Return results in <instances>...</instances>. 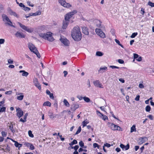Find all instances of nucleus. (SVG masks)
I'll return each mask as SVG.
<instances>
[{"label": "nucleus", "instance_id": "obj_1", "mask_svg": "<svg viewBox=\"0 0 154 154\" xmlns=\"http://www.w3.org/2000/svg\"><path fill=\"white\" fill-rule=\"evenodd\" d=\"M71 36L74 40L80 41L82 38V34L79 27L75 26L71 32Z\"/></svg>", "mask_w": 154, "mask_h": 154}, {"label": "nucleus", "instance_id": "obj_2", "mask_svg": "<svg viewBox=\"0 0 154 154\" xmlns=\"http://www.w3.org/2000/svg\"><path fill=\"white\" fill-rule=\"evenodd\" d=\"M53 35V34L51 32H48L46 33H41L39 34L40 37L50 42H53L54 40Z\"/></svg>", "mask_w": 154, "mask_h": 154}, {"label": "nucleus", "instance_id": "obj_3", "mask_svg": "<svg viewBox=\"0 0 154 154\" xmlns=\"http://www.w3.org/2000/svg\"><path fill=\"white\" fill-rule=\"evenodd\" d=\"M2 17L3 21L5 23V24L6 25H8L13 27H15L14 26L12 25V22L6 15L4 14L2 15Z\"/></svg>", "mask_w": 154, "mask_h": 154}, {"label": "nucleus", "instance_id": "obj_4", "mask_svg": "<svg viewBox=\"0 0 154 154\" xmlns=\"http://www.w3.org/2000/svg\"><path fill=\"white\" fill-rule=\"evenodd\" d=\"M17 23L20 26V27L24 30L26 31L29 33H32L34 31V29L32 27H29L28 26L23 25L20 22H17Z\"/></svg>", "mask_w": 154, "mask_h": 154}, {"label": "nucleus", "instance_id": "obj_5", "mask_svg": "<svg viewBox=\"0 0 154 154\" xmlns=\"http://www.w3.org/2000/svg\"><path fill=\"white\" fill-rule=\"evenodd\" d=\"M77 13V11L76 10H74L68 13L65 15L64 19L69 21L70 19Z\"/></svg>", "mask_w": 154, "mask_h": 154}, {"label": "nucleus", "instance_id": "obj_6", "mask_svg": "<svg viewBox=\"0 0 154 154\" xmlns=\"http://www.w3.org/2000/svg\"><path fill=\"white\" fill-rule=\"evenodd\" d=\"M59 4L64 8H68L72 7V5L69 3L66 2L65 0H58Z\"/></svg>", "mask_w": 154, "mask_h": 154}, {"label": "nucleus", "instance_id": "obj_7", "mask_svg": "<svg viewBox=\"0 0 154 154\" xmlns=\"http://www.w3.org/2000/svg\"><path fill=\"white\" fill-rule=\"evenodd\" d=\"M108 125L112 130H120V127L119 126L113 123H108Z\"/></svg>", "mask_w": 154, "mask_h": 154}, {"label": "nucleus", "instance_id": "obj_8", "mask_svg": "<svg viewBox=\"0 0 154 154\" xmlns=\"http://www.w3.org/2000/svg\"><path fill=\"white\" fill-rule=\"evenodd\" d=\"M95 32L97 35H99L101 38H106V36L105 34L101 29H96Z\"/></svg>", "mask_w": 154, "mask_h": 154}, {"label": "nucleus", "instance_id": "obj_9", "mask_svg": "<svg viewBox=\"0 0 154 154\" xmlns=\"http://www.w3.org/2000/svg\"><path fill=\"white\" fill-rule=\"evenodd\" d=\"M60 40L64 45L66 46L69 45V41L66 38L64 37H61Z\"/></svg>", "mask_w": 154, "mask_h": 154}, {"label": "nucleus", "instance_id": "obj_10", "mask_svg": "<svg viewBox=\"0 0 154 154\" xmlns=\"http://www.w3.org/2000/svg\"><path fill=\"white\" fill-rule=\"evenodd\" d=\"M28 47L30 51L34 52L37 50L36 48L34 45L31 43H29L28 44Z\"/></svg>", "mask_w": 154, "mask_h": 154}, {"label": "nucleus", "instance_id": "obj_11", "mask_svg": "<svg viewBox=\"0 0 154 154\" xmlns=\"http://www.w3.org/2000/svg\"><path fill=\"white\" fill-rule=\"evenodd\" d=\"M17 116L20 118L22 117L23 114V111L19 107L16 108Z\"/></svg>", "mask_w": 154, "mask_h": 154}, {"label": "nucleus", "instance_id": "obj_12", "mask_svg": "<svg viewBox=\"0 0 154 154\" xmlns=\"http://www.w3.org/2000/svg\"><path fill=\"white\" fill-rule=\"evenodd\" d=\"M69 22V20H68L64 19V20L63 22L62 28L63 29H66L67 28Z\"/></svg>", "mask_w": 154, "mask_h": 154}, {"label": "nucleus", "instance_id": "obj_13", "mask_svg": "<svg viewBox=\"0 0 154 154\" xmlns=\"http://www.w3.org/2000/svg\"><path fill=\"white\" fill-rule=\"evenodd\" d=\"M93 83L94 85L96 87L101 88H103V87L101 83H100L98 80H96L94 81Z\"/></svg>", "mask_w": 154, "mask_h": 154}, {"label": "nucleus", "instance_id": "obj_14", "mask_svg": "<svg viewBox=\"0 0 154 154\" xmlns=\"http://www.w3.org/2000/svg\"><path fill=\"white\" fill-rule=\"evenodd\" d=\"M97 115H98V116L104 120H105L106 119H108V118L107 116L104 115L103 114L100 112L97 111Z\"/></svg>", "mask_w": 154, "mask_h": 154}, {"label": "nucleus", "instance_id": "obj_15", "mask_svg": "<svg viewBox=\"0 0 154 154\" xmlns=\"http://www.w3.org/2000/svg\"><path fill=\"white\" fill-rule=\"evenodd\" d=\"M33 82L35 86L37 87L38 89L40 90L41 89L40 85L39 84L38 79L36 78H35L33 80Z\"/></svg>", "mask_w": 154, "mask_h": 154}, {"label": "nucleus", "instance_id": "obj_16", "mask_svg": "<svg viewBox=\"0 0 154 154\" xmlns=\"http://www.w3.org/2000/svg\"><path fill=\"white\" fill-rule=\"evenodd\" d=\"M15 36L19 38H25V35L23 33L19 32H17L15 34Z\"/></svg>", "mask_w": 154, "mask_h": 154}, {"label": "nucleus", "instance_id": "obj_17", "mask_svg": "<svg viewBox=\"0 0 154 154\" xmlns=\"http://www.w3.org/2000/svg\"><path fill=\"white\" fill-rule=\"evenodd\" d=\"M79 107V105L78 103H76L73 104V106H72L71 109L72 111H75Z\"/></svg>", "mask_w": 154, "mask_h": 154}, {"label": "nucleus", "instance_id": "obj_18", "mask_svg": "<svg viewBox=\"0 0 154 154\" xmlns=\"http://www.w3.org/2000/svg\"><path fill=\"white\" fill-rule=\"evenodd\" d=\"M8 13L11 15H13L17 17H18V16L17 14L10 9L8 10Z\"/></svg>", "mask_w": 154, "mask_h": 154}, {"label": "nucleus", "instance_id": "obj_19", "mask_svg": "<svg viewBox=\"0 0 154 154\" xmlns=\"http://www.w3.org/2000/svg\"><path fill=\"white\" fill-rule=\"evenodd\" d=\"M83 33L86 35H88L89 34L88 29L87 27L83 26L82 27Z\"/></svg>", "mask_w": 154, "mask_h": 154}, {"label": "nucleus", "instance_id": "obj_20", "mask_svg": "<svg viewBox=\"0 0 154 154\" xmlns=\"http://www.w3.org/2000/svg\"><path fill=\"white\" fill-rule=\"evenodd\" d=\"M120 147L123 150H127L129 149V146L128 144L126 146H125L122 144H121L120 145Z\"/></svg>", "mask_w": 154, "mask_h": 154}, {"label": "nucleus", "instance_id": "obj_21", "mask_svg": "<svg viewBox=\"0 0 154 154\" xmlns=\"http://www.w3.org/2000/svg\"><path fill=\"white\" fill-rule=\"evenodd\" d=\"M147 140V138L146 137H140L139 138L140 141L139 143L140 144H142L145 142Z\"/></svg>", "mask_w": 154, "mask_h": 154}, {"label": "nucleus", "instance_id": "obj_22", "mask_svg": "<svg viewBox=\"0 0 154 154\" xmlns=\"http://www.w3.org/2000/svg\"><path fill=\"white\" fill-rule=\"evenodd\" d=\"M48 116L49 118L51 119H53L55 117L53 113L51 110H49L48 112Z\"/></svg>", "mask_w": 154, "mask_h": 154}, {"label": "nucleus", "instance_id": "obj_23", "mask_svg": "<svg viewBox=\"0 0 154 154\" xmlns=\"http://www.w3.org/2000/svg\"><path fill=\"white\" fill-rule=\"evenodd\" d=\"M20 73H22V75L23 76L27 77L29 75V73L25 70H22L19 71Z\"/></svg>", "mask_w": 154, "mask_h": 154}, {"label": "nucleus", "instance_id": "obj_24", "mask_svg": "<svg viewBox=\"0 0 154 154\" xmlns=\"http://www.w3.org/2000/svg\"><path fill=\"white\" fill-rule=\"evenodd\" d=\"M107 70V68L106 67H101L100 68L99 72L101 73H103L104 72L106 71Z\"/></svg>", "mask_w": 154, "mask_h": 154}, {"label": "nucleus", "instance_id": "obj_25", "mask_svg": "<svg viewBox=\"0 0 154 154\" xmlns=\"http://www.w3.org/2000/svg\"><path fill=\"white\" fill-rule=\"evenodd\" d=\"M12 140L15 142L14 145L16 147L20 148L22 146V144L18 143L17 142L14 141L13 140Z\"/></svg>", "mask_w": 154, "mask_h": 154}, {"label": "nucleus", "instance_id": "obj_26", "mask_svg": "<svg viewBox=\"0 0 154 154\" xmlns=\"http://www.w3.org/2000/svg\"><path fill=\"white\" fill-rule=\"evenodd\" d=\"M96 25L98 27L100 28L102 27L101 22L99 20H96Z\"/></svg>", "mask_w": 154, "mask_h": 154}, {"label": "nucleus", "instance_id": "obj_27", "mask_svg": "<svg viewBox=\"0 0 154 154\" xmlns=\"http://www.w3.org/2000/svg\"><path fill=\"white\" fill-rule=\"evenodd\" d=\"M51 103L48 101H47L44 102L43 104V105L44 106H46L49 107L51 106Z\"/></svg>", "mask_w": 154, "mask_h": 154}, {"label": "nucleus", "instance_id": "obj_28", "mask_svg": "<svg viewBox=\"0 0 154 154\" xmlns=\"http://www.w3.org/2000/svg\"><path fill=\"white\" fill-rule=\"evenodd\" d=\"M136 128L135 125H133L131 128V131L130 132L131 133H132L134 131H136Z\"/></svg>", "mask_w": 154, "mask_h": 154}, {"label": "nucleus", "instance_id": "obj_29", "mask_svg": "<svg viewBox=\"0 0 154 154\" xmlns=\"http://www.w3.org/2000/svg\"><path fill=\"white\" fill-rule=\"evenodd\" d=\"M63 103L67 107H69L70 106L69 104L68 101L66 99H64L63 100Z\"/></svg>", "mask_w": 154, "mask_h": 154}, {"label": "nucleus", "instance_id": "obj_30", "mask_svg": "<svg viewBox=\"0 0 154 154\" xmlns=\"http://www.w3.org/2000/svg\"><path fill=\"white\" fill-rule=\"evenodd\" d=\"M83 100L86 103H89L91 101L89 98L86 96L84 97Z\"/></svg>", "mask_w": 154, "mask_h": 154}, {"label": "nucleus", "instance_id": "obj_31", "mask_svg": "<svg viewBox=\"0 0 154 154\" xmlns=\"http://www.w3.org/2000/svg\"><path fill=\"white\" fill-rule=\"evenodd\" d=\"M89 123L87 119H86L85 120L83 121L82 123L83 127H84L86 126V125Z\"/></svg>", "mask_w": 154, "mask_h": 154}, {"label": "nucleus", "instance_id": "obj_32", "mask_svg": "<svg viewBox=\"0 0 154 154\" xmlns=\"http://www.w3.org/2000/svg\"><path fill=\"white\" fill-rule=\"evenodd\" d=\"M103 53L100 51H97L96 52V55L98 56H102L103 55Z\"/></svg>", "mask_w": 154, "mask_h": 154}, {"label": "nucleus", "instance_id": "obj_33", "mask_svg": "<svg viewBox=\"0 0 154 154\" xmlns=\"http://www.w3.org/2000/svg\"><path fill=\"white\" fill-rule=\"evenodd\" d=\"M11 150L10 147L8 145L6 146V147L5 149V150H4L5 152H9Z\"/></svg>", "mask_w": 154, "mask_h": 154}, {"label": "nucleus", "instance_id": "obj_34", "mask_svg": "<svg viewBox=\"0 0 154 154\" xmlns=\"http://www.w3.org/2000/svg\"><path fill=\"white\" fill-rule=\"evenodd\" d=\"M33 53H34L37 55V57L38 58H40V57L41 56L40 54L37 50L34 51V52Z\"/></svg>", "mask_w": 154, "mask_h": 154}, {"label": "nucleus", "instance_id": "obj_35", "mask_svg": "<svg viewBox=\"0 0 154 154\" xmlns=\"http://www.w3.org/2000/svg\"><path fill=\"white\" fill-rule=\"evenodd\" d=\"M24 96L23 95H21L17 97V98L19 100H22L23 99Z\"/></svg>", "mask_w": 154, "mask_h": 154}, {"label": "nucleus", "instance_id": "obj_36", "mask_svg": "<svg viewBox=\"0 0 154 154\" xmlns=\"http://www.w3.org/2000/svg\"><path fill=\"white\" fill-rule=\"evenodd\" d=\"M115 41L116 42L117 44H118L119 45L121 46L122 48H123V46L120 43V42L119 41V40H117V39H115Z\"/></svg>", "mask_w": 154, "mask_h": 154}, {"label": "nucleus", "instance_id": "obj_37", "mask_svg": "<svg viewBox=\"0 0 154 154\" xmlns=\"http://www.w3.org/2000/svg\"><path fill=\"white\" fill-rule=\"evenodd\" d=\"M137 32H134L132 34L131 36V38H134L137 35Z\"/></svg>", "mask_w": 154, "mask_h": 154}, {"label": "nucleus", "instance_id": "obj_38", "mask_svg": "<svg viewBox=\"0 0 154 154\" xmlns=\"http://www.w3.org/2000/svg\"><path fill=\"white\" fill-rule=\"evenodd\" d=\"M148 5L152 7H154V3H153L150 1L148 2Z\"/></svg>", "mask_w": 154, "mask_h": 154}, {"label": "nucleus", "instance_id": "obj_39", "mask_svg": "<svg viewBox=\"0 0 154 154\" xmlns=\"http://www.w3.org/2000/svg\"><path fill=\"white\" fill-rule=\"evenodd\" d=\"M39 29L40 30H41V31H44L45 30V27L44 26L42 25L40 26Z\"/></svg>", "mask_w": 154, "mask_h": 154}, {"label": "nucleus", "instance_id": "obj_40", "mask_svg": "<svg viewBox=\"0 0 154 154\" xmlns=\"http://www.w3.org/2000/svg\"><path fill=\"white\" fill-rule=\"evenodd\" d=\"M81 131V127L80 126H79L78 128V130L76 131V132L75 133V134H79V133H80V132Z\"/></svg>", "mask_w": 154, "mask_h": 154}, {"label": "nucleus", "instance_id": "obj_41", "mask_svg": "<svg viewBox=\"0 0 154 154\" xmlns=\"http://www.w3.org/2000/svg\"><path fill=\"white\" fill-rule=\"evenodd\" d=\"M104 146H105L106 147L108 148H109L111 146H112V144L111 145L110 144L106 143L104 144Z\"/></svg>", "mask_w": 154, "mask_h": 154}, {"label": "nucleus", "instance_id": "obj_42", "mask_svg": "<svg viewBox=\"0 0 154 154\" xmlns=\"http://www.w3.org/2000/svg\"><path fill=\"white\" fill-rule=\"evenodd\" d=\"M150 107L149 106H146V111L148 112L150 111Z\"/></svg>", "mask_w": 154, "mask_h": 154}, {"label": "nucleus", "instance_id": "obj_43", "mask_svg": "<svg viewBox=\"0 0 154 154\" xmlns=\"http://www.w3.org/2000/svg\"><path fill=\"white\" fill-rule=\"evenodd\" d=\"M6 107H1L0 109V112H4L5 111Z\"/></svg>", "mask_w": 154, "mask_h": 154}, {"label": "nucleus", "instance_id": "obj_44", "mask_svg": "<svg viewBox=\"0 0 154 154\" xmlns=\"http://www.w3.org/2000/svg\"><path fill=\"white\" fill-rule=\"evenodd\" d=\"M9 127V129L11 130V131L12 132H13V133L14 132V131L13 129V126L11 124L10 125Z\"/></svg>", "mask_w": 154, "mask_h": 154}, {"label": "nucleus", "instance_id": "obj_45", "mask_svg": "<svg viewBox=\"0 0 154 154\" xmlns=\"http://www.w3.org/2000/svg\"><path fill=\"white\" fill-rule=\"evenodd\" d=\"M93 146L94 148H95L96 147H97L98 149H99V146L97 143H94L93 144Z\"/></svg>", "mask_w": 154, "mask_h": 154}, {"label": "nucleus", "instance_id": "obj_46", "mask_svg": "<svg viewBox=\"0 0 154 154\" xmlns=\"http://www.w3.org/2000/svg\"><path fill=\"white\" fill-rule=\"evenodd\" d=\"M28 134L29 136L32 137H34L33 135L32 134V132L31 131H28Z\"/></svg>", "mask_w": 154, "mask_h": 154}, {"label": "nucleus", "instance_id": "obj_47", "mask_svg": "<svg viewBox=\"0 0 154 154\" xmlns=\"http://www.w3.org/2000/svg\"><path fill=\"white\" fill-rule=\"evenodd\" d=\"M79 144L80 146L83 147L84 146V143L82 141H81L79 143Z\"/></svg>", "mask_w": 154, "mask_h": 154}, {"label": "nucleus", "instance_id": "obj_48", "mask_svg": "<svg viewBox=\"0 0 154 154\" xmlns=\"http://www.w3.org/2000/svg\"><path fill=\"white\" fill-rule=\"evenodd\" d=\"M35 16L37 15H39L41 14V12L40 11H37L35 13Z\"/></svg>", "mask_w": 154, "mask_h": 154}, {"label": "nucleus", "instance_id": "obj_49", "mask_svg": "<svg viewBox=\"0 0 154 154\" xmlns=\"http://www.w3.org/2000/svg\"><path fill=\"white\" fill-rule=\"evenodd\" d=\"M7 134V133L4 131H2V135L3 137H6Z\"/></svg>", "mask_w": 154, "mask_h": 154}, {"label": "nucleus", "instance_id": "obj_50", "mask_svg": "<svg viewBox=\"0 0 154 154\" xmlns=\"http://www.w3.org/2000/svg\"><path fill=\"white\" fill-rule=\"evenodd\" d=\"M77 97L79 100H81L83 99L84 97L78 95L77 96Z\"/></svg>", "mask_w": 154, "mask_h": 154}, {"label": "nucleus", "instance_id": "obj_51", "mask_svg": "<svg viewBox=\"0 0 154 154\" xmlns=\"http://www.w3.org/2000/svg\"><path fill=\"white\" fill-rule=\"evenodd\" d=\"M27 4L28 5L30 6L33 7L34 5L33 4L31 3V2L30 1H28L27 2Z\"/></svg>", "mask_w": 154, "mask_h": 154}, {"label": "nucleus", "instance_id": "obj_52", "mask_svg": "<svg viewBox=\"0 0 154 154\" xmlns=\"http://www.w3.org/2000/svg\"><path fill=\"white\" fill-rule=\"evenodd\" d=\"M139 57V55L138 54H134V59H137Z\"/></svg>", "mask_w": 154, "mask_h": 154}, {"label": "nucleus", "instance_id": "obj_53", "mask_svg": "<svg viewBox=\"0 0 154 154\" xmlns=\"http://www.w3.org/2000/svg\"><path fill=\"white\" fill-rule=\"evenodd\" d=\"M8 62L9 64H12L13 63V60L12 59H9L8 60Z\"/></svg>", "mask_w": 154, "mask_h": 154}, {"label": "nucleus", "instance_id": "obj_54", "mask_svg": "<svg viewBox=\"0 0 154 154\" xmlns=\"http://www.w3.org/2000/svg\"><path fill=\"white\" fill-rule=\"evenodd\" d=\"M78 151L79 152H81L82 151L86 152L87 151V150L86 149H82V148H80L79 149Z\"/></svg>", "mask_w": 154, "mask_h": 154}, {"label": "nucleus", "instance_id": "obj_55", "mask_svg": "<svg viewBox=\"0 0 154 154\" xmlns=\"http://www.w3.org/2000/svg\"><path fill=\"white\" fill-rule=\"evenodd\" d=\"M5 42V40L3 38L0 39V44H3Z\"/></svg>", "mask_w": 154, "mask_h": 154}, {"label": "nucleus", "instance_id": "obj_56", "mask_svg": "<svg viewBox=\"0 0 154 154\" xmlns=\"http://www.w3.org/2000/svg\"><path fill=\"white\" fill-rule=\"evenodd\" d=\"M5 99L3 98L2 101L0 102V106H1L2 104H3L5 102Z\"/></svg>", "mask_w": 154, "mask_h": 154}, {"label": "nucleus", "instance_id": "obj_57", "mask_svg": "<svg viewBox=\"0 0 154 154\" xmlns=\"http://www.w3.org/2000/svg\"><path fill=\"white\" fill-rule=\"evenodd\" d=\"M12 93V91H6L5 92V94L10 95Z\"/></svg>", "mask_w": 154, "mask_h": 154}, {"label": "nucleus", "instance_id": "obj_58", "mask_svg": "<svg viewBox=\"0 0 154 154\" xmlns=\"http://www.w3.org/2000/svg\"><path fill=\"white\" fill-rule=\"evenodd\" d=\"M110 67L112 68V69H119V67L116 66H110Z\"/></svg>", "mask_w": 154, "mask_h": 154}, {"label": "nucleus", "instance_id": "obj_59", "mask_svg": "<svg viewBox=\"0 0 154 154\" xmlns=\"http://www.w3.org/2000/svg\"><path fill=\"white\" fill-rule=\"evenodd\" d=\"M29 147H30V149L31 150H33L35 149V147H34V146H33V145L32 144H31L30 145Z\"/></svg>", "mask_w": 154, "mask_h": 154}, {"label": "nucleus", "instance_id": "obj_60", "mask_svg": "<svg viewBox=\"0 0 154 154\" xmlns=\"http://www.w3.org/2000/svg\"><path fill=\"white\" fill-rule=\"evenodd\" d=\"M118 62L121 64H123L124 63V61L122 59H119L118 60Z\"/></svg>", "mask_w": 154, "mask_h": 154}, {"label": "nucleus", "instance_id": "obj_61", "mask_svg": "<svg viewBox=\"0 0 154 154\" xmlns=\"http://www.w3.org/2000/svg\"><path fill=\"white\" fill-rule=\"evenodd\" d=\"M148 118L151 120H153V116L151 115H149L148 116Z\"/></svg>", "mask_w": 154, "mask_h": 154}, {"label": "nucleus", "instance_id": "obj_62", "mask_svg": "<svg viewBox=\"0 0 154 154\" xmlns=\"http://www.w3.org/2000/svg\"><path fill=\"white\" fill-rule=\"evenodd\" d=\"M139 87L140 88H144V86L142 84H140L139 85Z\"/></svg>", "mask_w": 154, "mask_h": 154}, {"label": "nucleus", "instance_id": "obj_63", "mask_svg": "<svg viewBox=\"0 0 154 154\" xmlns=\"http://www.w3.org/2000/svg\"><path fill=\"white\" fill-rule=\"evenodd\" d=\"M79 148V146L78 145H75L73 148L75 151H77V149Z\"/></svg>", "mask_w": 154, "mask_h": 154}, {"label": "nucleus", "instance_id": "obj_64", "mask_svg": "<svg viewBox=\"0 0 154 154\" xmlns=\"http://www.w3.org/2000/svg\"><path fill=\"white\" fill-rule=\"evenodd\" d=\"M24 10L25 11H29L30 10V8L28 7H25L24 8Z\"/></svg>", "mask_w": 154, "mask_h": 154}]
</instances>
